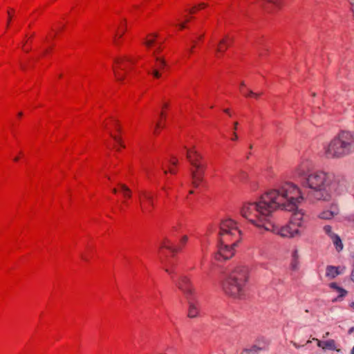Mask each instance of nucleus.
I'll return each instance as SVG.
<instances>
[{
	"label": "nucleus",
	"mask_w": 354,
	"mask_h": 354,
	"mask_svg": "<svg viewBox=\"0 0 354 354\" xmlns=\"http://www.w3.org/2000/svg\"><path fill=\"white\" fill-rule=\"evenodd\" d=\"M303 200L297 185L284 183L256 201L245 203L241 214L259 229L285 238L299 237L305 226L304 212L297 205Z\"/></svg>",
	"instance_id": "obj_1"
},
{
	"label": "nucleus",
	"mask_w": 354,
	"mask_h": 354,
	"mask_svg": "<svg viewBox=\"0 0 354 354\" xmlns=\"http://www.w3.org/2000/svg\"><path fill=\"white\" fill-rule=\"evenodd\" d=\"M313 168V162L304 159L294 171L295 178L307 189L310 200L328 201L334 194H342L347 190L348 183L344 176Z\"/></svg>",
	"instance_id": "obj_2"
},
{
	"label": "nucleus",
	"mask_w": 354,
	"mask_h": 354,
	"mask_svg": "<svg viewBox=\"0 0 354 354\" xmlns=\"http://www.w3.org/2000/svg\"><path fill=\"white\" fill-rule=\"evenodd\" d=\"M354 153V132L342 131L323 148V155L328 159H342Z\"/></svg>",
	"instance_id": "obj_3"
},
{
	"label": "nucleus",
	"mask_w": 354,
	"mask_h": 354,
	"mask_svg": "<svg viewBox=\"0 0 354 354\" xmlns=\"http://www.w3.org/2000/svg\"><path fill=\"white\" fill-rule=\"evenodd\" d=\"M249 278V270L245 266H237L233 269L223 281L224 292L233 297H240Z\"/></svg>",
	"instance_id": "obj_4"
},
{
	"label": "nucleus",
	"mask_w": 354,
	"mask_h": 354,
	"mask_svg": "<svg viewBox=\"0 0 354 354\" xmlns=\"http://www.w3.org/2000/svg\"><path fill=\"white\" fill-rule=\"evenodd\" d=\"M241 232L239 229L237 223L232 218L222 220L219 226L218 241L220 243H228L230 241L239 242Z\"/></svg>",
	"instance_id": "obj_5"
},
{
	"label": "nucleus",
	"mask_w": 354,
	"mask_h": 354,
	"mask_svg": "<svg viewBox=\"0 0 354 354\" xmlns=\"http://www.w3.org/2000/svg\"><path fill=\"white\" fill-rule=\"evenodd\" d=\"M239 242L236 241L230 243H220L218 241V252L215 254L214 258L217 261L227 260L234 254V248L237 246Z\"/></svg>",
	"instance_id": "obj_6"
},
{
	"label": "nucleus",
	"mask_w": 354,
	"mask_h": 354,
	"mask_svg": "<svg viewBox=\"0 0 354 354\" xmlns=\"http://www.w3.org/2000/svg\"><path fill=\"white\" fill-rule=\"evenodd\" d=\"M175 283L178 288L183 292L186 299H192L197 296L195 288L190 279L187 276H181Z\"/></svg>",
	"instance_id": "obj_7"
},
{
	"label": "nucleus",
	"mask_w": 354,
	"mask_h": 354,
	"mask_svg": "<svg viewBox=\"0 0 354 354\" xmlns=\"http://www.w3.org/2000/svg\"><path fill=\"white\" fill-rule=\"evenodd\" d=\"M188 304L187 317L190 319H196L200 317L199 301L198 296L192 299H186Z\"/></svg>",
	"instance_id": "obj_8"
},
{
	"label": "nucleus",
	"mask_w": 354,
	"mask_h": 354,
	"mask_svg": "<svg viewBox=\"0 0 354 354\" xmlns=\"http://www.w3.org/2000/svg\"><path fill=\"white\" fill-rule=\"evenodd\" d=\"M259 5L264 10L271 12L272 8H280L282 5V0H260Z\"/></svg>",
	"instance_id": "obj_9"
},
{
	"label": "nucleus",
	"mask_w": 354,
	"mask_h": 354,
	"mask_svg": "<svg viewBox=\"0 0 354 354\" xmlns=\"http://www.w3.org/2000/svg\"><path fill=\"white\" fill-rule=\"evenodd\" d=\"M339 212V207L337 205H331L330 209L323 211L319 215L322 219L329 220L337 216Z\"/></svg>",
	"instance_id": "obj_10"
},
{
	"label": "nucleus",
	"mask_w": 354,
	"mask_h": 354,
	"mask_svg": "<svg viewBox=\"0 0 354 354\" xmlns=\"http://www.w3.org/2000/svg\"><path fill=\"white\" fill-rule=\"evenodd\" d=\"M313 340L317 342V346L324 350H336L335 342L334 339L321 341L317 338H313Z\"/></svg>",
	"instance_id": "obj_11"
},
{
	"label": "nucleus",
	"mask_w": 354,
	"mask_h": 354,
	"mask_svg": "<svg viewBox=\"0 0 354 354\" xmlns=\"http://www.w3.org/2000/svg\"><path fill=\"white\" fill-rule=\"evenodd\" d=\"M186 156L190 164H192V162H201L202 159V156L194 149H187Z\"/></svg>",
	"instance_id": "obj_12"
},
{
	"label": "nucleus",
	"mask_w": 354,
	"mask_h": 354,
	"mask_svg": "<svg viewBox=\"0 0 354 354\" xmlns=\"http://www.w3.org/2000/svg\"><path fill=\"white\" fill-rule=\"evenodd\" d=\"M160 248H165V249L169 250L173 254H175L180 250V249L178 248L174 247L172 245V243L171 242V241L167 238L164 239V240L161 242Z\"/></svg>",
	"instance_id": "obj_13"
},
{
	"label": "nucleus",
	"mask_w": 354,
	"mask_h": 354,
	"mask_svg": "<svg viewBox=\"0 0 354 354\" xmlns=\"http://www.w3.org/2000/svg\"><path fill=\"white\" fill-rule=\"evenodd\" d=\"M340 272L338 270V268L333 266H328L326 268V275L331 279L335 278L339 275Z\"/></svg>",
	"instance_id": "obj_14"
},
{
	"label": "nucleus",
	"mask_w": 354,
	"mask_h": 354,
	"mask_svg": "<svg viewBox=\"0 0 354 354\" xmlns=\"http://www.w3.org/2000/svg\"><path fill=\"white\" fill-rule=\"evenodd\" d=\"M191 165L194 167V169L191 170V174L193 173L204 174V170L205 169V165L201 162H192Z\"/></svg>",
	"instance_id": "obj_15"
},
{
	"label": "nucleus",
	"mask_w": 354,
	"mask_h": 354,
	"mask_svg": "<svg viewBox=\"0 0 354 354\" xmlns=\"http://www.w3.org/2000/svg\"><path fill=\"white\" fill-rule=\"evenodd\" d=\"M203 175L202 174L193 173L191 174L192 178V185L195 187H198L203 181Z\"/></svg>",
	"instance_id": "obj_16"
},
{
	"label": "nucleus",
	"mask_w": 354,
	"mask_h": 354,
	"mask_svg": "<svg viewBox=\"0 0 354 354\" xmlns=\"http://www.w3.org/2000/svg\"><path fill=\"white\" fill-rule=\"evenodd\" d=\"M228 38L226 37L220 41L218 44V46L216 49V52L218 53H223L226 48L229 46L230 44L228 42Z\"/></svg>",
	"instance_id": "obj_17"
},
{
	"label": "nucleus",
	"mask_w": 354,
	"mask_h": 354,
	"mask_svg": "<svg viewBox=\"0 0 354 354\" xmlns=\"http://www.w3.org/2000/svg\"><path fill=\"white\" fill-rule=\"evenodd\" d=\"M330 239H332L333 244L335 245L336 249L338 251L342 250L343 248V244L342 243L340 237L338 235L335 234L333 235V236L330 237Z\"/></svg>",
	"instance_id": "obj_18"
},
{
	"label": "nucleus",
	"mask_w": 354,
	"mask_h": 354,
	"mask_svg": "<svg viewBox=\"0 0 354 354\" xmlns=\"http://www.w3.org/2000/svg\"><path fill=\"white\" fill-rule=\"evenodd\" d=\"M142 196L148 201L149 205L153 208L154 207V200L151 193L147 191H142L141 192Z\"/></svg>",
	"instance_id": "obj_19"
},
{
	"label": "nucleus",
	"mask_w": 354,
	"mask_h": 354,
	"mask_svg": "<svg viewBox=\"0 0 354 354\" xmlns=\"http://www.w3.org/2000/svg\"><path fill=\"white\" fill-rule=\"evenodd\" d=\"M261 350V348L253 346L250 348L244 349L241 354H258L259 351Z\"/></svg>",
	"instance_id": "obj_20"
},
{
	"label": "nucleus",
	"mask_w": 354,
	"mask_h": 354,
	"mask_svg": "<svg viewBox=\"0 0 354 354\" xmlns=\"http://www.w3.org/2000/svg\"><path fill=\"white\" fill-rule=\"evenodd\" d=\"M119 186L124 197L130 198L131 196V191L126 185L119 184Z\"/></svg>",
	"instance_id": "obj_21"
},
{
	"label": "nucleus",
	"mask_w": 354,
	"mask_h": 354,
	"mask_svg": "<svg viewBox=\"0 0 354 354\" xmlns=\"http://www.w3.org/2000/svg\"><path fill=\"white\" fill-rule=\"evenodd\" d=\"M124 61H127L129 62H132V60L127 57H119L115 59V62L118 64V68L121 70H124V68L122 66V63Z\"/></svg>",
	"instance_id": "obj_22"
},
{
	"label": "nucleus",
	"mask_w": 354,
	"mask_h": 354,
	"mask_svg": "<svg viewBox=\"0 0 354 354\" xmlns=\"http://www.w3.org/2000/svg\"><path fill=\"white\" fill-rule=\"evenodd\" d=\"M330 287L337 290V291L339 293V297H344L347 294V291L346 290L339 287L335 283H331Z\"/></svg>",
	"instance_id": "obj_23"
},
{
	"label": "nucleus",
	"mask_w": 354,
	"mask_h": 354,
	"mask_svg": "<svg viewBox=\"0 0 354 354\" xmlns=\"http://www.w3.org/2000/svg\"><path fill=\"white\" fill-rule=\"evenodd\" d=\"M173 267H174V265L172 263L168 261L166 263L165 268V272L170 274L172 279L174 278L173 274L174 273V270H172Z\"/></svg>",
	"instance_id": "obj_24"
},
{
	"label": "nucleus",
	"mask_w": 354,
	"mask_h": 354,
	"mask_svg": "<svg viewBox=\"0 0 354 354\" xmlns=\"http://www.w3.org/2000/svg\"><path fill=\"white\" fill-rule=\"evenodd\" d=\"M156 60L158 63V67L160 69L163 68L166 66V62L164 59L160 57H156Z\"/></svg>",
	"instance_id": "obj_25"
},
{
	"label": "nucleus",
	"mask_w": 354,
	"mask_h": 354,
	"mask_svg": "<svg viewBox=\"0 0 354 354\" xmlns=\"http://www.w3.org/2000/svg\"><path fill=\"white\" fill-rule=\"evenodd\" d=\"M238 125H239V123L237 122H234V127H233V137L231 138V140L232 141H235V140H238V136H237V133H236V131L237 130V127H238Z\"/></svg>",
	"instance_id": "obj_26"
},
{
	"label": "nucleus",
	"mask_w": 354,
	"mask_h": 354,
	"mask_svg": "<svg viewBox=\"0 0 354 354\" xmlns=\"http://www.w3.org/2000/svg\"><path fill=\"white\" fill-rule=\"evenodd\" d=\"M324 232L328 234L330 237H332L333 235H335V234H334L333 232H332V227L330 225H325L324 227Z\"/></svg>",
	"instance_id": "obj_27"
},
{
	"label": "nucleus",
	"mask_w": 354,
	"mask_h": 354,
	"mask_svg": "<svg viewBox=\"0 0 354 354\" xmlns=\"http://www.w3.org/2000/svg\"><path fill=\"white\" fill-rule=\"evenodd\" d=\"M110 136L116 141L122 147H125L124 145L122 143V140L120 137L116 136H113L111 133H110Z\"/></svg>",
	"instance_id": "obj_28"
},
{
	"label": "nucleus",
	"mask_w": 354,
	"mask_h": 354,
	"mask_svg": "<svg viewBox=\"0 0 354 354\" xmlns=\"http://www.w3.org/2000/svg\"><path fill=\"white\" fill-rule=\"evenodd\" d=\"M247 95H248V97L250 96V97H254L255 98H258L261 95V93H254L252 90L248 89Z\"/></svg>",
	"instance_id": "obj_29"
},
{
	"label": "nucleus",
	"mask_w": 354,
	"mask_h": 354,
	"mask_svg": "<svg viewBox=\"0 0 354 354\" xmlns=\"http://www.w3.org/2000/svg\"><path fill=\"white\" fill-rule=\"evenodd\" d=\"M245 86V84L243 81H242L240 84V91L245 95L248 97V93L245 91L244 87Z\"/></svg>",
	"instance_id": "obj_30"
},
{
	"label": "nucleus",
	"mask_w": 354,
	"mask_h": 354,
	"mask_svg": "<svg viewBox=\"0 0 354 354\" xmlns=\"http://www.w3.org/2000/svg\"><path fill=\"white\" fill-rule=\"evenodd\" d=\"M114 73H115V77L118 81L122 82L124 80V75H120L118 72H117L115 71H114Z\"/></svg>",
	"instance_id": "obj_31"
},
{
	"label": "nucleus",
	"mask_w": 354,
	"mask_h": 354,
	"mask_svg": "<svg viewBox=\"0 0 354 354\" xmlns=\"http://www.w3.org/2000/svg\"><path fill=\"white\" fill-rule=\"evenodd\" d=\"M292 258L294 260H298L299 259V252L297 250H294V251L292 253Z\"/></svg>",
	"instance_id": "obj_32"
},
{
	"label": "nucleus",
	"mask_w": 354,
	"mask_h": 354,
	"mask_svg": "<svg viewBox=\"0 0 354 354\" xmlns=\"http://www.w3.org/2000/svg\"><path fill=\"white\" fill-rule=\"evenodd\" d=\"M298 263H299L298 260L295 261V260L292 259V263H291V266H292L293 270L297 269Z\"/></svg>",
	"instance_id": "obj_33"
},
{
	"label": "nucleus",
	"mask_w": 354,
	"mask_h": 354,
	"mask_svg": "<svg viewBox=\"0 0 354 354\" xmlns=\"http://www.w3.org/2000/svg\"><path fill=\"white\" fill-rule=\"evenodd\" d=\"M10 10L13 11V10L10 9V10H8V21H7V24H6V27L7 28L9 26L10 22L11 19H12V15L10 14Z\"/></svg>",
	"instance_id": "obj_34"
},
{
	"label": "nucleus",
	"mask_w": 354,
	"mask_h": 354,
	"mask_svg": "<svg viewBox=\"0 0 354 354\" xmlns=\"http://www.w3.org/2000/svg\"><path fill=\"white\" fill-rule=\"evenodd\" d=\"M152 75L156 78H159L160 77V73L157 69H154L152 71Z\"/></svg>",
	"instance_id": "obj_35"
},
{
	"label": "nucleus",
	"mask_w": 354,
	"mask_h": 354,
	"mask_svg": "<svg viewBox=\"0 0 354 354\" xmlns=\"http://www.w3.org/2000/svg\"><path fill=\"white\" fill-rule=\"evenodd\" d=\"M154 41V39H148L145 42V44L147 46L150 47L152 44H153Z\"/></svg>",
	"instance_id": "obj_36"
},
{
	"label": "nucleus",
	"mask_w": 354,
	"mask_h": 354,
	"mask_svg": "<svg viewBox=\"0 0 354 354\" xmlns=\"http://www.w3.org/2000/svg\"><path fill=\"white\" fill-rule=\"evenodd\" d=\"M187 240H188V237H187V236H183L182 237V239H180V243H181L183 245H184V244H185V243H187Z\"/></svg>",
	"instance_id": "obj_37"
},
{
	"label": "nucleus",
	"mask_w": 354,
	"mask_h": 354,
	"mask_svg": "<svg viewBox=\"0 0 354 354\" xmlns=\"http://www.w3.org/2000/svg\"><path fill=\"white\" fill-rule=\"evenodd\" d=\"M206 6H207V4H206V3H199L196 7H197L198 8H205V7H206Z\"/></svg>",
	"instance_id": "obj_38"
},
{
	"label": "nucleus",
	"mask_w": 354,
	"mask_h": 354,
	"mask_svg": "<svg viewBox=\"0 0 354 354\" xmlns=\"http://www.w3.org/2000/svg\"><path fill=\"white\" fill-rule=\"evenodd\" d=\"M164 128L165 127V123H162V124H160V122H158L156 123V128Z\"/></svg>",
	"instance_id": "obj_39"
},
{
	"label": "nucleus",
	"mask_w": 354,
	"mask_h": 354,
	"mask_svg": "<svg viewBox=\"0 0 354 354\" xmlns=\"http://www.w3.org/2000/svg\"><path fill=\"white\" fill-rule=\"evenodd\" d=\"M350 1V3L352 6L351 8V10L352 12H353V15H354V0H349Z\"/></svg>",
	"instance_id": "obj_40"
},
{
	"label": "nucleus",
	"mask_w": 354,
	"mask_h": 354,
	"mask_svg": "<svg viewBox=\"0 0 354 354\" xmlns=\"http://www.w3.org/2000/svg\"><path fill=\"white\" fill-rule=\"evenodd\" d=\"M115 127H116V129L118 131H120V126H119V122L118 121H115Z\"/></svg>",
	"instance_id": "obj_41"
},
{
	"label": "nucleus",
	"mask_w": 354,
	"mask_h": 354,
	"mask_svg": "<svg viewBox=\"0 0 354 354\" xmlns=\"http://www.w3.org/2000/svg\"><path fill=\"white\" fill-rule=\"evenodd\" d=\"M348 220L351 221V222H353L354 223V214H351L348 217Z\"/></svg>",
	"instance_id": "obj_42"
},
{
	"label": "nucleus",
	"mask_w": 354,
	"mask_h": 354,
	"mask_svg": "<svg viewBox=\"0 0 354 354\" xmlns=\"http://www.w3.org/2000/svg\"><path fill=\"white\" fill-rule=\"evenodd\" d=\"M197 7L196 6H194L192 8H191L189 12L192 14L194 12H195L196 10Z\"/></svg>",
	"instance_id": "obj_43"
},
{
	"label": "nucleus",
	"mask_w": 354,
	"mask_h": 354,
	"mask_svg": "<svg viewBox=\"0 0 354 354\" xmlns=\"http://www.w3.org/2000/svg\"><path fill=\"white\" fill-rule=\"evenodd\" d=\"M140 207H141V209L143 212H147V209L146 207H145L143 205H142V203H141L140 204Z\"/></svg>",
	"instance_id": "obj_44"
},
{
	"label": "nucleus",
	"mask_w": 354,
	"mask_h": 354,
	"mask_svg": "<svg viewBox=\"0 0 354 354\" xmlns=\"http://www.w3.org/2000/svg\"><path fill=\"white\" fill-rule=\"evenodd\" d=\"M178 163V160L176 158H174V160L171 161V164L173 165H176Z\"/></svg>",
	"instance_id": "obj_45"
},
{
	"label": "nucleus",
	"mask_w": 354,
	"mask_h": 354,
	"mask_svg": "<svg viewBox=\"0 0 354 354\" xmlns=\"http://www.w3.org/2000/svg\"><path fill=\"white\" fill-rule=\"evenodd\" d=\"M179 26H180V29H184L186 26H185V22H183V23H181L179 24Z\"/></svg>",
	"instance_id": "obj_46"
},
{
	"label": "nucleus",
	"mask_w": 354,
	"mask_h": 354,
	"mask_svg": "<svg viewBox=\"0 0 354 354\" xmlns=\"http://www.w3.org/2000/svg\"><path fill=\"white\" fill-rule=\"evenodd\" d=\"M291 343L292 344V345H293L295 348H300V346H299V344H297L296 342H292Z\"/></svg>",
	"instance_id": "obj_47"
},
{
	"label": "nucleus",
	"mask_w": 354,
	"mask_h": 354,
	"mask_svg": "<svg viewBox=\"0 0 354 354\" xmlns=\"http://www.w3.org/2000/svg\"><path fill=\"white\" fill-rule=\"evenodd\" d=\"M350 307L352 308L353 310H354V301H352L351 304H350Z\"/></svg>",
	"instance_id": "obj_48"
},
{
	"label": "nucleus",
	"mask_w": 354,
	"mask_h": 354,
	"mask_svg": "<svg viewBox=\"0 0 354 354\" xmlns=\"http://www.w3.org/2000/svg\"><path fill=\"white\" fill-rule=\"evenodd\" d=\"M169 172L171 173V174H175L176 171L171 168V169H169Z\"/></svg>",
	"instance_id": "obj_49"
},
{
	"label": "nucleus",
	"mask_w": 354,
	"mask_h": 354,
	"mask_svg": "<svg viewBox=\"0 0 354 354\" xmlns=\"http://www.w3.org/2000/svg\"><path fill=\"white\" fill-rule=\"evenodd\" d=\"M328 335H329V333L327 332L325 333V335H323V337L325 338V337H328Z\"/></svg>",
	"instance_id": "obj_50"
},
{
	"label": "nucleus",
	"mask_w": 354,
	"mask_h": 354,
	"mask_svg": "<svg viewBox=\"0 0 354 354\" xmlns=\"http://www.w3.org/2000/svg\"><path fill=\"white\" fill-rule=\"evenodd\" d=\"M122 35H123V32H121L120 34L117 33L115 37L118 36L119 37H121L122 36Z\"/></svg>",
	"instance_id": "obj_51"
},
{
	"label": "nucleus",
	"mask_w": 354,
	"mask_h": 354,
	"mask_svg": "<svg viewBox=\"0 0 354 354\" xmlns=\"http://www.w3.org/2000/svg\"><path fill=\"white\" fill-rule=\"evenodd\" d=\"M351 354H354V346L351 349Z\"/></svg>",
	"instance_id": "obj_52"
},
{
	"label": "nucleus",
	"mask_w": 354,
	"mask_h": 354,
	"mask_svg": "<svg viewBox=\"0 0 354 354\" xmlns=\"http://www.w3.org/2000/svg\"><path fill=\"white\" fill-rule=\"evenodd\" d=\"M154 38L157 37H158V35L156 33H154V34H152L151 35Z\"/></svg>",
	"instance_id": "obj_53"
},
{
	"label": "nucleus",
	"mask_w": 354,
	"mask_h": 354,
	"mask_svg": "<svg viewBox=\"0 0 354 354\" xmlns=\"http://www.w3.org/2000/svg\"><path fill=\"white\" fill-rule=\"evenodd\" d=\"M224 111H225V113H230V111H229V109H225V110H224Z\"/></svg>",
	"instance_id": "obj_54"
},
{
	"label": "nucleus",
	"mask_w": 354,
	"mask_h": 354,
	"mask_svg": "<svg viewBox=\"0 0 354 354\" xmlns=\"http://www.w3.org/2000/svg\"><path fill=\"white\" fill-rule=\"evenodd\" d=\"M194 48V46H192L191 49L189 50V52L192 53L193 50V48Z\"/></svg>",
	"instance_id": "obj_55"
},
{
	"label": "nucleus",
	"mask_w": 354,
	"mask_h": 354,
	"mask_svg": "<svg viewBox=\"0 0 354 354\" xmlns=\"http://www.w3.org/2000/svg\"><path fill=\"white\" fill-rule=\"evenodd\" d=\"M112 191H113V193H116L117 192V189L115 188H113Z\"/></svg>",
	"instance_id": "obj_56"
},
{
	"label": "nucleus",
	"mask_w": 354,
	"mask_h": 354,
	"mask_svg": "<svg viewBox=\"0 0 354 354\" xmlns=\"http://www.w3.org/2000/svg\"><path fill=\"white\" fill-rule=\"evenodd\" d=\"M18 160H19V158H18V157H16V158H14V160H15V161H17Z\"/></svg>",
	"instance_id": "obj_57"
},
{
	"label": "nucleus",
	"mask_w": 354,
	"mask_h": 354,
	"mask_svg": "<svg viewBox=\"0 0 354 354\" xmlns=\"http://www.w3.org/2000/svg\"><path fill=\"white\" fill-rule=\"evenodd\" d=\"M161 50L160 47L157 48L156 50L160 51Z\"/></svg>",
	"instance_id": "obj_58"
},
{
	"label": "nucleus",
	"mask_w": 354,
	"mask_h": 354,
	"mask_svg": "<svg viewBox=\"0 0 354 354\" xmlns=\"http://www.w3.org/2000/svg\"><path fill=\"white\" fill-rule=\"evenodd\" d=\"M157 129H158V128H156V127L155 131H154V133H158V131H157Z\"/></svg>",
	"instance_id": "obj_59"
},
{
	"label": "nucleus",
	"mask_w": 354,
	"mask_h": 354,
	"mask_svg": "<svg viewBox=\"0 0 354 354\" xmlns=\"http://www.w3.org/2000/svg\"><path fill=\"white\" fill-rule=\"evenodd\" d=\"M18 115H19V116H21V115H22V113H21V112H19V113H18Z\"/></svg>",
	"instance_id": "obj_60"
},
{
	"label": "nucleus",
	"mask_w": 354,
	"mask_h": 354,
	"mask_svg": "<svg viewBox=\"0 0 354 354\" xmlns=\"http://www.w3.org/2000/svg\"><path fill=\"white\" fill-rule=\"evenodd\" d=\"M189 19H188V18H187V19L185 20V23H187V22H188V21H189Z\"/></svg>",
	"instance_id": "obj_61"
},
{
	"label": "nucleus",
	"mask_w": 354,
	"mask_h": 354,
	"mask_svg": "<svg viewBox=\"0 0 354 354\" xmlns=\"http://www.w3.org/2000/svg\"><path fill=\"white\" fill-rule=\"evenodd\" d=\"M310 342H311V341H310V340H308L306 343H307V344H310Z\"/></svg>",
	"instance_id": "obj_62"
},
{
	"label": "nucleus",
	"mask_w": 354,
	"mask_h": 354,
	"mask_svg": "<svg viewBox=\"0 0 354 354\" xmlns=\"http://www.w3.org/2000/svg\"><path fill=\"white\" fill-rule=\"evenodd\" d=\"M163 115H164V113L162 112L160 113V116L163 117Z\"/></svg>",
	"instance_id": "obj_63"
},
{
	"label": "nucleus",
	"mask_w": 354,
	"mask_h": 354,
	"mask_svg": "<svg viewBox=\"0 0 354 354\" xmlns=\"http://www.w3.org/2000/svg\"><path fill=\"white\" fill-rule=\"evenodd\" d=\"M163 106L166 108V107L167 106V104H165L163 105Z\"/></svg>",
	"instance_id": "obj_64"
}]
</instances>
